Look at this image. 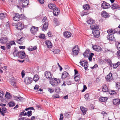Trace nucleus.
<instances>
[{
	"instance_id": "nucleus-64",
	"label": "nucleus",
	"mask_w": 120,
	"mask_h": 120,
	"mask_svg": "<svg viewBox=\"0 0 120 120\" xmlns=\"http://www.w3.org/2000/svg\"><path fill=\"white\" fill-rule=\"evenodd\" d=\"M117 55L118 56L120 57V50H119L118 51Z\"/></svg>"
},
{
	"instance_id": "nucleus-6",
	"label": "nucleus",
	"mask_w": 120,
	"mask_h": 120,
	"mask_svg": "<svg viewBox=\"0 0 120 120\" xmlns=\"http://www.w3.org/2000/svg\"><path fill=\"white\" fill-rule=\"evenodd\" d=\"M79 63L82 66L84 67L85 70H86L88 66L87 62L86 61H85L83 60H81Z\"/></svg>"
},
{
	"instance_id": "nucleus-16",
	"label": "nucleus",
	"mask_w": 120,
	"mask_h": 120,
	"mask_svg": "<svg viewBox=\"0 0 120 120\" xmlns=\"http://www.w3.org/2000/svg\"><path fill=\"white\" fill-rule=\"evenodd\" d=\"M90 27L92 30L98 29L99 28L98 26L94 23V22L91 24Z\"/></svg>"
},
{
	"instance_id": "nucleus-7",
	"label": "nucleus",
	"mask_w": 120,
	"mask_h": 120,
	"mask_svg": "<svg viewBox=\"0 0 120 120\" xmlns=\"http://www.w3.org/2000/svg\"><path fill=\"white\" fill-rule=\"evenodd\" d=\"M38 29V27L32 26L30 29V32L32 34H35L37 33Z\"/></svg>"
},
{
	"instance_id": "nucleus-61",
	"label": "nucleus",
	"mask_w": 120,
	"mask_h": 120,
	"mask_svg": "<svg viewBox=\"0 0 120 120\" xmlns=\"http://www.w3.org/2000/svg\"><path fill=\"white\" fill-rule=\"evenodd\" d=\"M4 92L2 91H0V97H2L4 95Z\"/></svg>"
},
{
	"instance_id": "nucleus-42",
	"label": "nucleus",
	"mask_w": 120,
	"mask_h": 120,
	"mask_svg": "<svg viewBox=\"0 0 120 120\" xmlns=\"http://www.w3.org/2000/svg\"><path fill=\"white\" fill-rule=\"evenodd\" d=\"M9 106L13 107L15 105V104L14 102L11 101L9 103Z\"/></svg>"
},
{
	"instance_id": "nucleus-11",
	"label": "nucleus",
	"mask_w": 120,
	"mask_h": 120,
	"mask_svg": "<svg viewBox=\"0 0 120 120\" xmlns=\"http://www.w3.org/2000/svg\"><path fill=\"white\" fill-rule=\"evenodd\" d=\"M8 38L7 37H1L0 39V42L2 44H5L7 42Z\"/></svg>"
},
{
	"instance_id": "nucleus-19",
	"label": "nucleus",
	"mask_w": 120,
	"mask_h": 120,
	"mask_svg": "<svg viewBox=\"0 0 120 120\" xmlns=\"http://www.w3.org/2000/svg\"><path fill=\"white\" fill-rule=\"evenodd\" d=\"M101 15L102 17L105 18H108L109 17V15L108 13L104 11H102Z\"/></svg>"
},
{
	"instance_id": "nucleus-47",
	"label": "nucleus",
	"mask_w": 120,
	"mask_h": 120,
	"mask_svg": "<svg viewBox=\"0 0 120 120\" xmlns=\"http://www.w3.org/2000/svg\"><path fill=\"white\" fill-rule=\"evenodd\" d=\"M18 98L19 99H18V101H22L24 99L21 96L18 97Z\"/></svg>"
},
{
	"instance_id": "nucleus-50",
	"label": "nucleus",
	"mask_w": 120,
	"mask_h": 120,
	"mask_svg": "<svg viewBox=\"0 0 120 120\" xmlns=\"http://www.w3.org/2000/svg\"><path fill=\"white\" fill-rule=\"evenodd\" d=\"M58 20L56 18H55L54 19H53V22L55 23V24H56V26H57L58 24V22H57Z\"/></svg>"
},
{
	"instance_id": "nucleus-23",
	"label": "nucleus",
	"mask_w": 120,
	"mask_h": 120,
	"mask_svg": "<svg viewBox=\"0 0 120 120\" xmlns=\"http://www.w3.org/2000/svg\"><path fill=\"white\" fill-rule=\"evenodd\" d=\"M45 44L47 45L48 48H50L52 47V45L51 42L49 40H47L45 41Z\"/></svg>"
},
{
	"instance_id": "nucleus-24",
	"label": "nucleus",
	"mask_w": 120,
	"mask_h": 120,
	"mask_svg": "<svg viewBox=\"0 0 120 120\" xmlns=\"http://www.w3.org/2000/svg\"><path fill=\"white\" fill-rule=\"evenodd\" d=\"M107 97H101L99 98V100L101 102H105L108 99Z\"/></svg>"
},
{
	"instance_id": "nucleus-58",
	"label": "nucleus",
	"mask_w": 120,
	"mask_h": 120,
	"mask_svg": "<svg viewBox=\"0 0 120 120\" xmlns=\"http://www.w3.org/2000/svg\"><path fill=\"white\" fill-rule=\"evenodd\" d=\"M11 45H15V42L14 41H12L10 42L9 43Z\"/></svg>"
},
{
	"instance_id": "nucleus-18",
	"label": "nucleus",
	"mask_w": 120,
	"mask_h": 120,
	"mask_svg": "<svg viewBox=\"0 0 120 120\" xmlns=\"http://www.w3.org/2000/svg\"><path fill=\"white\" fill-rule=\"evenodd\" d=\"M69 75L68 73L66 71L64 72L62 74L61 78L63 79L68 77Z\"/></svg>"
},
{
	"instance_id": "nucleus-40",
	"label": "nucleus",
	"mask_w": 120,
	"mask_h": 120,
	"mask_svg": "<svg viewBox=\"0 0 120 120\" xmlns=\"http://www.w3.org/2000/svg\"><path fill=\"white\" fill-rule=\"evenodd\" d=\"M19 52L17 50H15L13 53V54L14 56H18L19 54L18 53Z\"/></svg>"
},
{
	"instance_id": "nucleus-44",
	"label": "nucleus",
	"mask_w": 120,
	"mask_h": 120,
	"mask_svg": "<svg viewBox=\"0 0 120 120\" xmlns=\"http://www.w3.org/2000/svg\"><path fill=\"white\" fill-rule=\"evenodd\" d=\"M89 52L88 50H86V51L83 53V55L85 57H86L87 56H88L87 54L89 53Z\"/></svg>"
},
{
	"instance_id": "nucleus-25",
	"label": "nucleus",
	"mask_w": 120,
	"mask_h": 120,
	"mask_svg": "<svg viewBox=\"0 0 120 120\" xmlns=\"http://www.w3.org/2000/svg\"><path fill=\"white\" fill-rule=\"evenodd\" d=\"M53 11V14L54 15L56 16L59 13V10L58 9V8L57 7Z\"/></svg>"
},
{
	"instance_id": "nucleus-51",
	"label": "nucleus",
	"mask_w": 120,
	"mask_h": 120,
	"mask_svg": "<svg viewBox=\"0 0 120 120\" xmlns=\"http://www.w3.org/2000/svg\"><path fill=\"white\" fill-rule=\"evenodd\" d=\"M25 74V71L24 70H23L21 72V75L22 78H23L24 77Z\"/></svg>"
},
{
	"instance_id": "nucleus-63",
	"label": "nucleus",
	"mask_w": 120,
	"mask_h": 120,
	"mask_svg": "<svg viewBox=\"0 0 120 120\" xmlns=\"http://www.w3.org/2000/svg\"><path fill=\"white\" fill-rule=\"evenodd\" d=\"M98 66V65L97 64H95L91 68L92 69H94L97 67Z\"/></svg>"
},
{
	"instance_id": "nucleus-13",
	"label": "nucleus",
	"mask_w": 120,
	"mask_h": 120,
	"mask_svg": "<svg viewBox=\"0 0 120 120\" xmlns=\"http://www.w3.org/2000/svg\"><path fill=\"white\" fill-rule=\"evenodd\" d=\"M93 33L94 37L98 38L99 37L100 32L98 30H95L93 32Z\"/></svg>"
},
{
	"instance_id": "nucleus-62",
	"label": "nucleus",
	"mask_w": 120,
	"mask_h": 120,
	"mask_svg": "<svg viewBox=\"0 0 120 120\" xmlns=\"http://www.w3.org/2000/svg\"><path fill=\"white\" fill-rule=\"evenodd\" d=\"M85 99H88L89 98V95L87 94H86L85 95Z\"/></svg>"
},
{
	"instance_id": "nucleus-41",
	"label": "nucleus",
	"mask_w": 120,
	"mask_h": 120,
	"mask_svg": "<svg viewBox=\"0 0 120 120\" xmlns=\"http://www.w3.org/2000/svg\"><path fill=\"white\" fill-rule=\"evenodd\" d=\"M94 55V53H92L90 54L89 56L88 57V59L90 61H91L92 60V57Z\"/></svg>"
},
{
	"instance_id": "nucleus-43",
	"label": "nucleus",
	"mask_w": 120,
	"mask_h": 120,
	"mask_svg": "<svg viewBox=\"0 0 120 120\" xmlns=\"http://www.w3.org/2000/svg\"><path fill=\"white\" fill-rule=\"evenodd\" d=\"M39 37L41 39H43L45 38V36L44 34H41L39 36Z\"/></svg>"
},
{
	"instance_id": "nucleus-31",
	"label": "nucleus",
	"mask_w": 120,
	"mask_h": 120,
	"mask_svg": "<svg viewBox=\"0 0 120 120\" xmlns=\"http://www.w3.org/2000/svg\"><path fill=\"white\" fill-rule=\"evenodd\" d=\"M29 0H25L24 2H23L22 4V7H26L28 4Z\"/></svg>"
},
{
	"instance_id": "nucleus-17",
	"label": "nucleus",
	"mask_w": 120,
	"mask_h": 120,
	"mask_svg": "<svg viewBox=\"0 0 120 120\" xmlns=\"http://www.w3.org/2000/svg\"><path fill=\"white\" fill-rule=\"evenodd\" d=\"M71 34L69 32L66 31L63 34L64 36L67 38H69L71 36Z\"/></svg>"
},
{
	"instance_id": "nucleus-37",
	"label": "nucleus",
	"mask_w": 120,
	"mask_h": 120,
	"mask_svg": "<svg viewBox=\"0 0 120 120\" xmlns=\"http://www.w3.org/2000/svg\"><path fill=\"white\" fill-rule=\"evenodd\" d=\"M71 115V113L70 112H68L65 113L64 116H65L67 118L69 117Z\"/></svg>"
},
{
	"instance_id": "nucleus-26",
	"label": "nucleus",
	"mask_w": 120,
	"mask_h": 120,
	"mask_svg": "<svg viewBox=\"0 0 120 120\" xmlns=\"http://www.w3.org/2000/svg\"><path fill=\"white\" fill-rule=\"evenodd\" d=\"M48 25L47 22H46L44 23L43 27V30L45 31L47 29Z\"/></svg>"
},
{
	"instance_id": "nucleus-60",
	"label": "nucleus",
	"mask_w": 120,
	"mask_h": 120,
	"mask_svg": "<svg viewBox=\"0 0 120 120\" xmlns=\"http://www.w3.org/2000/svg\"><path fill=\"white\" fill-rule=\"evenodd\" d=\"M49 91L50 93H52L53 92L54 90L53 89H51L50 88H49Z\"/></svg>"
},
{
	"instance_id": "nucleus-12",
	"label": "nucleus",
	"mask_w": 120,
	"mask_h": 120,
	"mask_svg": "<svg viewBox=\"0 0 120 120\" xmlns=\"http://www.w3.org/2000/svg\"><path fill=\"white\" fill-rule=\"evenodd\" d=\"M19 55L18 57L21 59H23L25 56V52L23 51H20L18 53Z\"/></svg>"
},
{
	"instance_id": "nucleus-34",
	"label": "nucleus",
	"mask_w": 120,
	"mask_h": 120,
	"mask_svg": "<svg viewBox=\"0 0 120 120\" xmlns=\"http://www.w3.org/2000/svg\"><path fill=\"white\" fill-rule=\"evenodd\" d=\"M80 109H81L83 115H85L86 114V109L83 107H81Z\"/></svg>"
},
{
	"instance_id": "nucleus-36",
	"label": "nucleus",
	"mask_w": 120,
	"mask_h": 120,
	"mask_svg": "<svg viewBox=\"0 0 120 120\" xmlns=\"http://www.w3.org/2000/svg\"><path fill=\"white\" fill-rule=\"evenodd\" d=\"M115 45L116 48L119 50H120V43L119 42H116Z\"/></svg>"
},
{
	"instance_id": "nucleus-9",
	"label": "nucleus",
	"mask_w": 120,
	"mask_h": 120,
	"mask_svg": "<svg viewBox=\"0 0 120 120\" xmlns=\"http://www.w3.org/2000/svg\"><path fill=\"white\" fill-rule=\"evenodd\" d=\"M16 27L19 30H22L24 27V25L21 22H19L16 25Z\"/></svg>"
},
{
	"instance_id": "nucleus-21",
	"label": "nucleus",
	"mask_w": 120,
	"mask_h": 120,
	"mask_svg": "<svg viewBox=\"0 0 120 120\" xmlns=\"http://www.w3.org/2000/svg\"><path fill=\"white\" fill-rule=\"evenodd\" d=\"M111 6V7L113 9L120 8V6L117 3H115L114 4H112Z\"/></svg>"
},
{
	"instance_id": "nucleus-56",
	"label": "nucleus",
	"mask_w": 120,
	"mask_h": 120,
	"mask_svg": "<svg viewBox=\"0 0 120 120\" xmlns=\"http://www.w3.org/2000/svg\"><path fill=\"white\" fill-rule=\"evenodd\" d=\"M63 114L61 113L60 115V117L59 120H63Z\"/></svg>"
},
{
	"instance_id": "nucleus-30",
	"label": "nucleus",
	"mask_w": 120,
	"mask_h": 120,
	"mask_svg": "<svg viewBox=\"0 0 120 120\" xmlns=\"http://www.w3.org/2000/svg\"><path fill=\"white\" fill-rule=\"evenodd\" d=\"M108 62L110 66L111 67L112 66L113 68H116L118 67L117 65L116 64H114L111 63L112 62L110 60H109Z\"/></svg>"
},
{
	"instance_id": "nucleus-38",
	"label": "nucleus",
	"mask_w": 120,
	"mask_h": 120,
	"mask_svg": "<svg viewBox=\"0 0 120 120\" xmlns=\"http://www.w3.org/2000/svg\"><path fill=\"white\" fill-rule=\"evenodd\" d=\"M94 21L92 19H90L88 20L87 21V23L89 24H92L94 22Z\"/></svg>"
},
{
	"instance_id": "nucleus-15",
	"label": "nucleus",
	"mask_w": 120,
	"mask_h": 120,
	"mask_svg": "<svg viewBox=\"0 0 120 120\" xmlns=\"http://www.w3.org/2000/svg\"><path fill=\"white\" fill-rule=\"evenodd\" d=\"M92 48L93 49L97 52H100L101 50V48L100 47L98 46L93 45Z\"/></svg>"
},
{
	"instance_id": "nucleus-20",
	"label": "nucleus",
	"mask_w": 120,
	"mask_h": 120,
	"mask_svg": "<svg viewBox=\"0 0 120 120\" xmlns=\"http://www.w3.org/2000/svg\"><path fill=\"white\" fill-rule=\"evenodd\" d=\"M112 74L111 73H110L107 75L106 78V80L108 81H110L111 80H112Z\"/></svg>"
},
{
	"instance_id": "nucleus-33",
	"label": "nucleus",
	"mask_w": 120,
	"mask_h": 120,
	"mask_svg": "<svg viewBox=\"0 0 120 120\" xmlns=\"http://www.w3.org/2000/svg\"><path fill=\"white\" fill-rule=\"evenodd\" d=\"M74 79L76 81H80V75L79 74L75 76Z\"/></svg>"
},
{
	"instance_id": "nucleus-52",
	"label": "nucleus",
	"mask_w": 120,
	"mask_h": 120,
	"mask_svg": "<svg viewBox=\"0 0 120 120\" xmlns=\"http://www.w3.org/2000/svg\"><path fill=\"white\" fill-rule=\"evenodd\" d=\"M11 84L14 87H15L16 85V82H15L12 81L11 82Z\"/></svg>"
},
{
	"instance_id": "nucleus-5",
	"label": "nucleus",
	"mask_w": 120,
	"mask_h": 120,
	"mask_svg": "<svg viewBox=\"0 0 120 120\" xmlns=\"http://www.w3.org/2000/svg\"><path fill=\"white\" fill-rule=\"evenodd\" d=\"M33 79L30 77H26L24 79V82L27 85L31 83L32 82Z\"/></svg>"
},
{
	"instance_id": "nucleus-2",
	"label": "nucleus",
	"mask_w": 120,
	"mask_h": 120,
	"mask_svg": "<svg viewBox=\"0 0 120 120\" xmlns=\"http://www.w3.org/2000/svg\"><path fill=\"white\" fill-rule=\"evenodd\" d=\"M60 81V79L54 78L52 79L51 80H50V83L52 86H56L58 85Z\"/></svg>"
},
{
	"instance_id": "nucleus-53",
	"label": "nucleus",
	"mask_w": 120,
	"mask_h": 120,
	"mask_svg": "<svg viewBox=\"0 0 120 120\" xmlns=\"http://www.w3.org/2000/svg\"><path fill=\"white\" fill-rule=\"evenodd\" d=\"M11 45L9 43H8L6 44V46L7 48L8 49H10L11 48Z\"/></svg>"
},
{
	"instance_id": "nucleus-8",
	"label": "nucleus",
	"mask_w": 120,
	"mask_h": 120,
	"mask_svg": "<svg viewBox=\"0 0 120 120\" xmlns=\"http://www.w3.org/2000/svg\"><path fill=\"white\" fill-rule=\"evenodd\" d=\"M110 6V5L109 3L105 1H104L101 4V7L104 9H107L109 8Z\"/></svg>"
},
{
	"instance_id": "nucleus-59",
	"label": "nucleus",
	"mask_w": 120,
	"mask_h": 120,
	"mask_svg": "<svg viewBox=\"0 0 120 120\" xmlns=\"http://www.w3.org/2000/svg\"><path fill=\"white\" fill-rule=\"evenodd\" d=\"M38 2L40 3L41 4H43L44 2V0H37Z\"/></svg>"
},
{
	"instance_id": "nucleus-39",
	"label": "nucleus",
	"mask_w": 120,
	"mask_h": 120,
	"mask_svg": "<svg viewBox=\"0 0 120 120\" xmlns=\"http://www.w3.org/2000/svg\"><path fill=\"white\" fill-rule=\"evenodd\" d=\"M90 7L88 5L86 4L83 5V8L84 9L86 10H87L90 8Z\"/></svg>"
},
{
	"instance_id": "nucleus-57",
	"label": "nucleus",
	"mask_w": 120,
	"mask_h": 120,
	"mask_svg": "<svg viewBox=\"0 0 120 120\" xmlns=\"http://www.w3.org/2000/svg\"><path fill=\"white\" fill-rule=\"evenodd\" d=\"M42 21L43 22H47L46 17H44Z\"/></svg>"
},
{
	"instance_id": "nucleus-55",
	"label": "nucleus",
	"mask_w": 120,
	"mask_h": 120,
	"mask_svg": "<svg viewBox=\"0 0 120 120\" xmlns=\"http://www.w3.org/2000/svg\"><path fill=\"white\" fill-rule=\"evenodd\" d=\"M87 89V87L86 85H84L83 86V90H82V92H84L85 90Z\"/></svg>"
},
{
	"instance_id": "nucleus-28",
	"label": "nucleus",
	"mask_w": 120,
	"mask_h": 120,
	"mask_svg": "<svg viewBox=\"0 0 120 120\" xmlns=\"http://www.w3.org/2000/svg\"><path fill=\"white\" fill-rule=\"evenodd\" d=\"M103 87L102 88V91L104 92H108V89L107 86L105 84H104L102 86Z\"/></svg>"
},
{
	"instance_id": "nucleus-10",
	"label": "nucleus",
	"mask_w": 120,
	"mask_h": 120,
	"mask_svg": "<svg viewBox=\"0 0 120 120\" xmlns=\"http://www.w3.org/2000/svg\"><path fill=\"white\" fill-rule=\"evenodd\" d=\"M45 75L46 78L49 79H52V75L51 73L48 71H46L45 72Z\"/></svg>"
},
{
	"instance_id": "nucleus-22",
	"label": "nucleus",
	"mask_w": 120,
	"mask_h": 120,
	"mask_svg": "<svg viewBox=\"0 0 120 120\" xmlns=\"http://www.w3.org/2000/svg\"><path fill=\"white\" fill-rule=\"evenodd\" d=\"M48 7L49 8L52 10H53L56 7L55 4H49L48 5Z\"/></svg>"
},
{
	"instance_id": "nucleus-3",
	"label": "nucleus",
	"mask_w": 120,
	"mask_h": 120,
	"mask_svg": "<svg viewBox=\"0 0 120 120\" xmlns=\"http://www.w3.org/2000/svg\"><path fill=\"white\" fill-rule=\"evenodd\" d=\"M6 105V104H3L2 103L0 104V106H1L0 107V112H1V114L4 116V114L7 112V109L6 108L4 107Z\"/></svg>"
},
{
	"instance_id": "nucleus-35",
	"label": "nucleus",
	"mask_w": 120,
	"mask_h": 120,
	"mask_svg": "<svg viewBox=\"0 0 120 120\" xmlns=\"http://www.w3.org/2000/svg\"><path fill=\"white\" fill-rule=\"evenodd\" d=\"M6 15L5 13H1L0 14V19H3L6 17Z\"/></svg>"
},
{
	"instance_id": "nucleus-27",
	"label": "nucleus",
	"mask_w": 120,
	"mask_h": 120,
	"mask_svg": "<svg viewBox=\"0 0 120 120\" xmlns=\"http://www.w3.org/2000/svg\"><path fill=\"white\" fill-rule=\"evenodd\" d=\"M25 39V38L23 37H22L21 38L19 39L17 41V42L20 44H22L23 42V41Z\"/></svg>"
},
{
	"instance_id": "nucleus-54",
	"label": "nucleus",
	"mask_w": 120,
	"mask_h": 120,
	"mask_svg": "<svg viewBox=\"0 0 120 120\" xmlns=\"http://www.w3.org/2000/svg\"><path fill=\"white\" fill-rule=\"evenodd\" d=\"M52 97L55 98H58L60 97L59 95L57 94H54L53 95Z\"/></svg>"
},
{
	"instance_id": "nucleus-29",
	"label": "nucleus",
	"mask_w": 120,
	"mask_h": 120,
	"mask_svg": "<svg viewBox=\"0 0 120 120\" xmlns=\"http://www.w3.org/2000/svg\"><path fill=\"white\" fill-rule=\"evenodd\" d=\"M120 100L119 99H114L113 101V104L116 105H117L120 104Z\"/></svg>"
},
{
	"instance_id": "nucleus-14",
	"label": "nucleus",
	"mask_w": 120,
	"mask_h": 120,
	"mask_svg": "<svg viewBox=\"0 0 120 120\" xmlns=\"http://www.w3.org/2000/svg\"><path fill=\"white\" fill-rule=\"evenodd\" d=\"M20 17V16L19 14H15L14 15V17H13V19L15 21H18L19 20Z\"/></svg>"
},
{
	"instance_id": "nucleus-4",
	"label": "nucleus",
	"mask_w": 120,
	"mask_h": 120,
	"mask_svg": "<svg viewBox=\"0 0 120 120\" xmlns=\"http://www.w3.org/2000/svg\"><path fill=\"white\" fill-rule=\"evenodd\" d=\"M79 49L78 45L75 46L72 49L73 53H72L73 56H76L78 54L79 51Z\"/></svg>"
},
{
	"instance_id": "nucleus-46",
	"label": "nucleus",
	"mask_w": 120,
	"mask_h": 120,
	"mask_svg": "<svg viewBox=\"0 0 120 120\" xmlns=\"http://www.w3.org/2000/svg\"><path fill=\"white\" fill-rule=\"evenodd\" d=\"M116 88L118 89H120V83L119 82H117L116 84Z\"/></svg>"
},
{
	"instance_id": "nucleus-49",
	"label": "nucleus",
	"mask_w": 120,
	"mask_h": 120,
	"mask_svg": "<svg viewBox=\"0 0 120 120\" xmlns=\"http://www.w3.org/2000/svg\"><path fill=\"white\" fill-rule=\"evenodd\" d=\"M5 97L7 98H10V97L11 95L8 92L6 93V94L5 95Z\"/></svg>"
},
{
	"instance_id": "nucleus-32",
	"label": "nucleus",
	"mask_w": 120,
	"mask_h": 120,
	"mask_svg": "<svg viewBox=\"0 0 120 120\" xmlns=\"http://www.w3.org/2000/svg\"><path fill=\"white\" fill-rule=\"evenodd\" d=\"M39 79V78L38 75L37 74L35 75H34L33 80L36 82L37 81H38Z\"/></svg>"
},
{
	"instance_id": "nucleus-45",
	"label": "nucleus",
	"mask_w": 120,
	"mask_h": 120,
	"mask_svg": "<svg viewBox=\"0 0 120 120\" xmlns=\"http://www.w3.org/2000/svg\"><path fill=\"white\" fill-rule=\"evenodd\" d=\"M32 111L30 110L29 111H28L27 112V115L28 117H29L32 115Z\"/></svg>"
},
{
	"instance_id": "nucleus-1",
	"label": "nucleus",
	"mask_w": 120,
	"mask_h": 120,
	"mask_svg": "<svg viewBox=\"0 0 120 120\" xmlns=\"http://www.w3.org/2000/svg\"><path fill=\"white\" fill-rule=\"evenodd\" d=\"M116 31L115 29H110L107 30V32L109 34L107 36V39L110 41H116V40L115 39L114 36L113 34H109V33H112L114 34Z\"/></svg>"
},
{
	"instance_id": "nucleus-48",
	"label": "nucleus",
	"mask_w": 120,
	"mask_h": 120,
	"mask_svg": "<svg viewBox=\"0 0 120 120\" xmlns=\"http://www.w3.org/2000/svg\"><path fill=\"white\" fill-rule=\"evenodd\" d=\"M60 51V50L59 49H55L53 51V52L55 54L58 53Z\"/></svg>"
}]
</instances>
